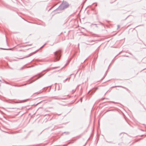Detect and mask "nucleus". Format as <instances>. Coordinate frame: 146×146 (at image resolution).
I'll return each mask as SVG.
<instances>
[{"label":"nucleus","instance_id":"f257e3e1","mask_svg":"<svg viewBox=\"0 0 146 146\" xmlns=\"http://www.w3.org/2000/svg\"><path fill=\"white\" fill-rule=\"evenodd\" d=\"M69 6L68 3L65 1H63L62 3L59 7L56 9V11L59 13L62 10L64 9L68 8Z\"/></svg>","mask_w":146,"mask_h":146},{"label":"nucleus","instance_id":"f03ea898","mask_svg":"<svg viewBox=\"0 0 146 146\" xmlns=\"http://www.w3.org/2000/svg\"><path fill=\"white\" fill-rule=\"evenodd\" d=\"M55 59L54 61L55 62L58 61L61 56V52L60 51H57L54 52Z\"/></svg>","mask_w":146,"mask_h":146},{"label":"nucleus","instance_id":"7ed1b4c3","mask_svg":"<svg viewBox=\"0 0 146 146\" xmlns=\"http://www.w3.org/2000/svg\"><path fill=\"white\" fill-rule=\"evenodd\" d=\"M26 84H24L20 85H13L11 84V85L13 86H15V87H20L23 86L24 85H26Z\"/></svg>","mask_w":146,"mask_h":146},{"label":"nucleus","instance_id":"20e7f679","mask_svg":"<svg viewBox=\"0 0 146 146\" xmlns=\"http://www.w3.org/2000/svg\"><path fill=\"white\" fill-rule=\"evenodd\" d=\"M43 75H42V76H41V75H40V74H38V77L35 80L33 81L32 82H31V83H32V82H34L35 81V80H37L39 78H40V77H41V76H42Z\"/></svg>","mask_w":146,"mask_h":146},{"label":"nucleus","instance_id":"39448f33","mask_svg":"<svg viewBox=\"0 0 146 146\" xmlns=\"http://www.w3.org/2000/svg\"><path fill=\"white\" fill-rule=\"evenodd\" d=\"M121 87V88H124V87L122 86H113V87L112 88H115V87Z\"/></svg>","mask_w":146,"mask_h":146},{"label":"nucleus","instance_id":"423d86ee","mask_svg":"<svg viewBox=\"0 0 146 146\" xmlns=\"http://www.w3.org/2000/svg\"><path fill=\"white\" fill-rule=\"evenodd\" d=\"M5 83L7 84H9V85H11V84H9V82H7L6 81H5Z\"/></svg>","mask_w":146,"mask_h":146},{"label":"nucleus","instance_id":"0eeeda50","mask_svg":"<svg viewBox=\"0 0 146 146\" xmlns=\"http://www.w3.org/2000/svg\"><path fill=\"white\" fill-rule=\"evenodd\" d=\"M59 68V67H53V68H52L53 69H56V68Z\"/></svg>","mask_w":146,"mask_h":146},{"label":"nucleus","instance_id":"6e6552de","mask_svg":"<svg viewBox=\"0 0 146 146\" xmlns=\"http://www.w3.org/2000/svg\"><path fill=\"white\" fill-rule=\"evenodd\" d=\"M64 133H66V134H69V132H64Z\"/></svg>","mask_w":146,"mask_h":146},{"label":"nucleus","instance_id":"1a4fd4ad","mask_svg":"<svg viewBox=\"0 0 146 146\" xmlns=\"http://www.w3.org/2000/svg\"><path fill=\"white\" fill-rule=\"evenodd\" d=\"M82 98H80V101H81V102H82Z\"/></svg>","mask_w":146,"mask_h":146},{"label":"nucleus","instance_id":"9d476101","mask_svg":"<svg viewBox=\"0 0 146 146\" xmlns=\"http://www.w3.org/2000/svg\"><path fill=\"white\" fill-rule=\"evenodd\" d=\"M68 79V78H66L64 80V82H65Z\"/></svg>","mask_w":146,"mask_h":146},{"label":"nucleus","instance_id":"9b49d317","mask_svg":"<svg viewBox=\"0 0 146 146\" xmlns=\"http://www.w3.org/2000/svg\"><path fill=\"white\" fill-rule=\"evenodd\" d=\"M45 45V44H44V45H43L42 46L40 47V48H42L44 46V45Z\"/></svg>","mask_w":146,"mask_h":146},{"label":"nucleus","instance_id":"f8f14e48","mask_svg":"<svg viewBox=\"0 0 146 146\" xmlns=\"http://www.w3.org/2000/svg\"><path fill=\"white\" fill-rule=\"evenodd\" d=\"M3 49L5 50H11V49H7L4 48V49Z\"/></svg>","mask_w":146,"mask_h":146},{"label":"nucleus","instance_id":"ddd939ff","mask_svg":"<svg viewBox=\"0 0 146 146\" xmlns=\"http://www.w3.org/2000/svg\"><path fill=\"white\" fill-rule=\"evenodd\" d=\"M32 54V53H31V54H29V56H31V55Z\"/></svg>","mask_w":146,"mask_h":146},{"label":"nucleus","instance_id":"4468645a","mask_svg":"<svg viewBox=\"0 0 146 146\" xmlns=\"http://www.w3.org/2000/svg\"><path fill=\"white\" fill-rule=\"evenodd\" d=\"M55 99H62V98H55Z\"/></svg>","mask_w":146,"mask_h":146},{"label":"nucleus","instance_id":"2eb2a0df","mask_svg":"<svg viewBox=\"0 0 146 146\" xmlns=\"http://www.w3.org/2000/svg\"><path fill=\"white\" fill-rule=\"evenodd\" d=\"M75 90H72V92H75Z\"/></svg>","mask_w":146,"mask_h":146},{"label":"nucleus","instance_id":"dca6fc26","mask_svg":"<svg viewBox=\"0 0 146 146\" xmlns=\"http://www.w3.org/2000/svg\"><path fill=\"white\" fill-rule=\"evenodd\" d=\"M118 28H119V25H118Z\"/></svg>","mask_w":146,"mask_h":146},{"label":"nucleus","instance_id":"f3484780","mask_svg":"<svg viewBox=\"0 0 146 146\" xmlns=\"http://www.w3.org/2000/svg\"><path fill=\"white\" fill-rule=\"evenodd\" d=\"M31 44H29V45H27V46H28V45H29V46H31Z\"/></svg>","mask_w":146,"mask_h":146},{"label":"nucleus","instance_id":"a211bd4d","mask_svg":"<svg viewBox=\"0 0 146 146\" xmlns=\"http://www.w3.org/2000/svg\"><path fill=\"white\" fill-rule=\"evenodd\" d=\"M71 77H70L69 78H68V79H70V78Z\"/></svg>","mask_w":146,"mask_h":146},{"label":"nucleus","instance_id":"6ab92c4d","mask_svg":"<svg viewBox=\"0 0 146 146\" xmlns=\"http://www.w3.org/2000/svg\"><path fill=\"white\" fill-rule=\"evenodd\" d=\"M97 89H98V88H96V90Z\"/></svg>","mask_w":146,"mask_h":146},{"label":"nucleus","instance_id":"aec40b11","mask_svg":"<svg viewBox=\"0 0 146 146\" xmlns=\"http://www.w3.org/2000/svg\"><path fill=\"white\" fill-rule=\"evenodd\" d=\"M0 82H1V80H0Z\"/></svg>","mask_w":146,"mask_h":146}]
</instances>
